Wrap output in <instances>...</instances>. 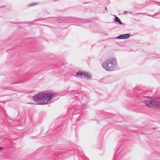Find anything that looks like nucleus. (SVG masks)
Returning a JSON list of instances; mask_svg holds the SVG:
<instances>
[{"mask_svg":"<svg viewBox=\"0 0 160 160\" xmlns=\"http://www.w3.org/2000/svg\"><path fill=\"white\" fill-rule=\"evenodd\" d=\"M57 93L51 90L39 92L33 97V100L41 104H45L50 101L52 99L57 95Z\"/></svg>","mask_w":160,"mask_h":160,"instance_id":"obj_1","label":"nucleus"},{"mask_svg":"<svg viewBox=\"0 0 160 160\" xmlns=\"http://www.w3.org/2000/svg\"><path fill=\"white\" fill-rule=\"evenodd\" d=\"M102 67L107 71H113L118 68L116 59L113 58L105 61L102 65Z\"/></svg>","mask_w":160,"mask_h":160,"instance_id":"obj_2","label":"nucleus"},{"mask_svg":"<svg viewBox=\"0 0 160 160\" xmlns=\"http://www.w3.org/2000/svg\"><path fill=\"white\" fill-rule=\"evenodd\" d=\"M144 102L149 107L160 108V102L158 101L154 100H145Z\"/></svg>","mask_w":160,"mask_h":160,"instance_id":"obj_3","label":"nucleus"},{"mask_svg":"<svg viewBox=\"0 0 160 160\" xmlns=\"http://www.w3.org/2000/svg\"><path fill=\"white\" fill-rule=\"evenodd\" d=\"M130 37V35L129 34H124L118 36L117 38L119 39H126Z\"/></svg>","mask_w":160,"mask_h":160,"instance_id":"obj_4","label":"nucleus"},{"mask_svg":"<svg viewBox=\"0 0 160 160\" xmlns=\"http://www.w3.org/2000/svg\"><path fill=\"white\" fill-rule=\"evenodd\" d=\"M85 72L82 70H80L78 72L75 76L79 77H80L82 78H84Z\"/></svg>","mask_w":160,"mask_h":160,"instance_id":"obj_5","label":"nucleus"},{"mask_svg":"<svg viewBox=\"0 0 160 160\" xmlns=\"http://www.w3.org/2000/svg\"><path fill=\"white\" fill-rule=\"evenodd\" d=\"M92 78V76L91 74L87 72H85L84 75V78L86 79H90Z\"/></svg>","mask_w":160,"mask_h":160,"instance_id":"obj_6","label":"nucleus"},{"mask_svg":"<svg viewBox=\"0 0 160 160\" xmlns=\"http://www.w3.org/2000/svg\"><path fill=\"white\" fill-rule=\"evenodd\" d=\"M114 16L115 17V19H114V21L118 23V24L121 25H124V24L122 22L120 21L119 18L117 17L116 16H115L114 15Z\"/></svg>","mask_w":160,"mask_h":160,"instance_id":"obj_7","label":"nucleus"},{"mask_svg":"<svg viewBox=\"0 0 160 160\" xmlns=\"http://www.w3.org/2000/svg\"><path fill=\"white\" fill-rule=\"evenodd\" d=\"M151 57L156 58H160V54H156L154 53H152L151 54Z\"/></svg>","mask_w":160,"mask_h":160,"instance_id":"obj_8","label":"nucleus"},{"mask_svg":"<svg viewBox=\"0 0 160 160\" xmlns=\"http://www.w3.org/2000/svg\"><path fill=\"white\" fill-rule=\"evenodd\" d=\"M37 4H38V3H37V2H35V3L32 2L31 4H28V6H32L34 5H37Z\"/></svg>","mask_w":160,"mask_h":160,"instance_id":"obj_9","label":"nucleus"},{"mask_svg":"<svg viewBox=\"0 0 160 160\" xmlns=\"http://www.w3.org/2000/svg\"><path fill=\"white\" fill-rule=\"evenodd\" d=\"M82 99H83L84 101H87V99L86 98V97L85 96L84 97H83V98H82Z\"/></svg>","mask_w":160,"mask_h":160,"instance_id":"obj_10","label":"nucleus"},{"mask_svg":"<svg viewBox=\"0 0 160 160\" xmlns=\"http://www.w3.org/2000/svg\"><path fill=\"white\" fill-rule=\"evenodd\" d=\"M138 14H142V15H145L146 14V13L144 14V13H139Z\"/></svg>","mask_w":160,"mask_h":160,"instance_id":"obj_11","label":"nucleus"},{"mask_svg":"<svg viewBox=\"0 0 160 160\" xmlns=\"http://www.w3.org/2000/svg\"><path fill=\"white\" fill-rule=\"evenodd\" d=\"M127 12H127V11H124V14H126V13H127Z\"/></svg>","mask_w":160,"mask_h":160,"instance_id":"obj_12","label":"nucleus"},{"mask_svg":"<svg viewBox=\"0 0 160 160\" xmlns=\"http://www.w3.org/2000/svg\"><path fill=\"white\" fill-rule=\"evenodd\" d=\"M3 149V148L2 147H0V151H1Z\"/></svg>","mask_w":160,"mask_h":160,"instance_id":"obj_13","label":"nucleus"},{"mask_svg":"<svg viewBox=\"0 0 160 160\" xmlns=\"http://www.w3.org/2000/svg\"><path fill=\"white\" fill-rule=\"evenodd\" d=\"M147 15L149 16H151V17H152L153 16H152V15H148V14H147Z\"/></svg>","mask_w":160,"mask_h":160,"instance_id":"obj_14","label":"nucleus"},{"mask_svg":"<svg viewBox=\"0 0 160 160\" xmlns=\"http://www.w3.org/2000/svg\"><path fill=\"white\" fill-rule=\"evenodd\" d=\"M28 104H32L33 103L31 102L28 103Z\"/></svg>","mask_w":160,"mask_h":160,"instance_id":"obj_15","label":"nucleus"},{"mask_svg":"<svg viewBox=\"0 0 160 160\" xmlns=\"http://www.w3.org/2000/svg\"><path fill=\"white\" fill-rule=\"evenodd\" d=\"M105 10H107V8H106V7H105Z\"/></svg>","mask_w":160,"mask_h":160,"instance_id":"obj_16","label":"nucleus"},{"mask_svg":"<svg viewBox=\"0 0 160 160\" xmlns=\"http://www.w3.org/2000/svg\"><path fill=\"white\" fill-rule=\"evenodd\" d=\"M156 2V3H158V2Z\"/></svg>","mask_w":160,"mask_h":160,"instance_id":"obj_17","label":"nucleus"}]
</instances>
